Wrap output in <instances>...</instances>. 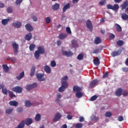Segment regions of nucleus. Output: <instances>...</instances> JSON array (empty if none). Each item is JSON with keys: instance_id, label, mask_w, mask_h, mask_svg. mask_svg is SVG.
<instances>
[{"instance_id": "9d476101", "label": "nucleus", "mask_w": 128, "mask_h": 128, "mask_svg": "<svg viewBox=\"0 0 128 128\" xmlns=\"http://www.w3.org/2000/svg\"><path fill=\"white\" fill-rule=\"evenodd\" d=\"M36 76L38 80H40V82H44V78H43L44 76V74H36Z\"/></svg>"}, {"instance_id": "7ed1b4c3", "label": "nucleus", "mask_w": 128, "mask_h": 128, "mask_svg": "<svg viewBox=\"0 0 128 128\" xmlns=\"http://www.w3.org/2000/svg\"><path fill=\"white\" fill-rule=\"evenodd\" d=\"M106 8L108 10H118L120 8V6L118 4H114V6H112L110 4L106 5Z\"/></svg>"}, {"instance_id": "de8ad7c7", "label": "nucleus", "mask_w": 128, "mask_h": 128, "mask_svg": "<svg viewBox=\"0 0 128 128\" xmlns=\"http://www.w3.org/2000/svg\"><path fill=\"white\" fill-rule=\"evenodd\" d=\"M45 20L46 22V24H50V22H52V20H50V17L46 18Z\"/></svg>"}, {"instance_id": "c03bdc74", "label": "nucleus", "mask_w": 128, "mask_h": 128, "mask_svg": "<svg viewBox=\"0 0 128 128\" xmlns=\"http://www.w3.org/2000/svg\"><path fill=\"white\" fill-rule=\"evenodd\" d=\"M31 18L33 20L34 22H38V17L35 15L32 14Z\"/></svg>"}, {"instance_id": "0e129e2a", "label": "nucleus", "mask_w": 128, "mask_h": 128, "mask_svg": "<svg viewBox=\"0 0 128 128\" xmlns=\"http://www.w3.org/2000/svg\"><path fill=\"white\" fill-rule=\"evenodd\" d=\"M32 86V88H36L38 86V84L36 83H34L32 84H31Z\"/></svg>"}, {"instance_id": "b1692460", "label": "nucleus", "mask_w": 128, "mask_h": 128, "mask_svg": "<svg viewBox=\"0 0 128 128\" xmlns=\"http://www.w3.org/2000/svg\"><path fill=\"white\" fill-rule=\"evenodd\" d=\"M10 20V18L3 19L2 20V24H3V26H6V24H8Z\"/></svg>"}, {"instance_id": "603ef678", "label": "nucleus", "mask_w": 128, "mask_h": 128, "mask_svg": "<svg viewBox=\"0 0 128 128\" xmlns=\"http://www.w3.org/2000/svg\"><path fill=\"white\" fill-rule=\"evenodd\" d=\"M100 6H104V4H106V0H102L99 2Z\"/></svg>"}, {"instance_id": "5701e85b", "label": "nucleus", "mask_w": 128, "mask_h": 128, "mask_svg": "<svg viewBox=\"0 0 128 128\" xmlns=\"http://www.w3.org/2000/svg\"><path fill=\"white\" fill-rule=\"evenodd\" d=\"M24 76V72L23 71L20 73V76H16V78L18 80H22Z\"/></svg>"}, {"instance_id": "a878e982", "label": "nucleus", "mask_w": 128, "mask_h": 128, "mask_svg": "<svg viewBox=\"0 0 128 128\" xmlns=\"http://www.w3.org/2000/svg\"><path fill=\"white\" fill-rule=\"evenodd\" d=\"M52 8L54 10H58L60 8V4L56 3L52 6Z\"/></svg>"}, {"instance_id": "4be33fe9", "label": "nucleus", "mask_w": 128, "mask_h": 128, "mask_svg": "<svg viewBox=\"0 0 128 128\" xmlns=\"http://www.w3.org/2000/svg\"><path fill=\"white\" fill-rule=\"evenodd\" d=\"M32 33L30 32L29 34L26 35L25 40H26L30 41L32 39Z\"/></svg>"}, {"instance_id": "8fccbe9b", "label": "nucleus", "mask_w": 128, "mask_h": 128, "mask_svg": "<svg viewBox=\"0 0 128 128\" xmlns=\"http://www.w3.org/2000/svg\"><path fill=\"white\" fill-rule=\"evenodd\" d=\"M50 66H52V68H54L56 66V61L52 60L51 62Z\"/></svg>"}, {"instance_id": "13d9d810", "label": "nucleus", "mask_w": 128, "mask_h": 128, "mask_svg": "<svg viewBox=\"0 0 128 128\" xmlns=\"http://www.w3.org/2000/svg\"><path fill=\"white\" fill-rule=\"evenodd\" d=\"M108 76V72H106L105 74L103 75V78H106Z\"/></svg>"}, {"instance_id": "2eb2a0df", "label": "nucleus", "mask_w": 128, "mask_h": 128, "mask_svg": "<svg viewBox=\"0 0 128 128\" xmlns=\"http://www.w3.org/2000/svg\"><path fill=\"white\" fill-rule=\"evenodd\" d=\"M25 28L26 30H28V32H32V30H34V28L30 24H26L25 26Z\"/></svg>"}, {"instance_id": "20e7f679", "label": "nucleus", "mask_w": 128, "mask_h": 128, "mask_svg": "<svg viewBox=\"0 0 128 128\" xmlns=\"http://www.w3.org/2000/svg\"><path fill=\"white\" fill-rule=\"evenodd\" d=\"M68 86V84L62 82V86L58 88V92H64Z\"/></svg>"}, {"instance_id": "39448f33", "label": "nucleus", "mask_w": 128, "mask_h": 128, "mask_svg": "<svg viewBox=\"0 0 128 128\" xmlns=\"http://www.w3.org/2000/svg\"><path fill=\"white\" fill-rule=\"evenodd\" d=\"M12 92H17V94H22V88L20 86H16L12 88Z\"/></svg>"}, {"instance_id": "cd10ccee", "label": "nucleus", "mask_w": 128, "mask_h": 128, "mask_svg": "<svg viewBox=\"0 0 128 128\" xmlns=\"http://www.w3.org/2000/svg\"><path fill=\"white\" fill-rule=\"evenodd\" d=\"M102 42V39L100 37H96L94 39V44H98Z\"/></svg>"}, {"instance_id": "dca6fc26", "label": "nucleus", "mask_w": 128, "mask_h": 128, "mask_svg": "<svg viewBox=\"0 0 128 128\" xmlns=\"http://www.w3.org/2000/svg\"><path fill=\"white\" fill-rule=\"evenodd\" d=\"M12 26H13L14 28H20L22 26V22H14L12 23Z\"/></svg>"}, {"instance_id": "4c0bfd02", "label": "nucleus", "mask_w": 128, "mask_h": 128, "mask_svg": "<svg viewBox=\"0 0 128 128\" xmlns=\"http://www.w3.org/2000/svg\"><path fill=\"white\" fill-rule=\"evenodd\" d=\"M29 48L30 50V52H32L34 48H36V46L34 44H30Z\"/></svg>"}, {"instance_id": "c9c22d12", "label": "nucleus", "mask_w": 128, "mask_h": 128, "mask_svg": "<svg viewBox=\"0 0 128 128\" xmlns=\"http://www.w3.org/2000/svg\"><path fill=\"white\" fill-rule=\"evenodd\" d=\"M25 106L27 107H30L32 106V103H30V101L26 100L25 101Z\"/></svg>"}, {"instance_id": "f704fd0d", "label": "nucleus", "mask_w": 128, "mask_h": 128, "mask_svg": "<svg viewBox=\"0 0 128 128\" xmlns=\"http://www.w3.org/2000/svg\"><path fill=\"white\" fill-rule=\"evenodd\" d=\"M124 42L122 40H119L117 41V42H116V44H117L118 46H124Z\"/></svg>"}, {"instance_id": "052dcab7", "label": "nucleus", "mask_w": 128, "mask_h": 128, "mask_svg": "<svg viewBox=\"0 0 128 128\" xmlns=\"http://www.w3.org/2000/svg\"><path fill=\"white\" fill-rule=\"evenodd\" d=\"M118 122H122V120H124V117H122V116H118Z\"/></svg>"}, {"instance_id": "393cba45", "label": "nucleus", "mask_w": 128, "mask_h": 128, "mask_svg": "<svg viewBox=\"0 0 128 128\" xmlns=\"http://www.w3.org/2000/svg\"><path fill=\"white\" fill-rule=\"evenodd\" d=\"M121 18L123 20H128V15L126 13H122Z\"/></svg>"}, {"instance_id": "0eeeda50", "label": "nucleus", "mask_w": 128, "mask_h": 128, "mask_svg": "<svg viewBox=\"0 0 128 128\" xmlns=\"http://www.w3.org/2000/svg\"><path fill=\"white\" fill-rule=\"evenodd\" d=\"M62 56H68V58H70V56H72V54H74L72 51L67 52L63 50L62 51Z\"/></svg>"}, {"instance_id": "f3484780", "label": "nucleus", "mask_w": 128, "mask_h": 128, "mask_svg": "<svg viewBox=\"0 0 128 128\" xmlns=\"http://www.w3.org/2000/svg\"><path fill=\"white\" fill-rule=\"evenodd\" d=\"M44 70L47 74H50V72H52V69H50V67L48 65H46L44 66Z\"/></svg>"}, {"instance_id": "7c9ffc66", "label": "nucleus", "mask_w": 128, "mask_h": 128, "mask_svg": "<svg viewBox=\"0 0 128 128\" xmlns=\"http://www.w3.org/2000/svg\"><path fill=\"white\" fill-rule=\"evenodd\" d=\"M70 8V4H67L62 8V12H66V10H68Z\"/></svg>"}, {"instance_id": "f03ea898", "label": "nucleus", "mask_w": 128, "mask_h": 128, "mask_svg": "<svg viewBox=\"0 0 128 128\" xmlns=\"http://www.w3.org/2000/svg\"><path fill=\"white\" fill-rule=\"evenodd\" d=\"M46 54V50L42 46H39L38 47V50L35 51L34 56L36 60H38L40 56V54Z\"/></svg>"}, {"instance_id": "a211bd4d", "label": "nucleus", "mask_w": 128, "mask_h": 128, "mask_svg": "<svg viewBox=\"0 0 128 128\" xmlns=\"http://www.w3.org/2000/svg\"><path fill=\"white\" fill-rule=\"evenodd\" d=\"M72 48H78V41L73 40L71 42Z\"/></svg>"}, {"instance_id": "6e6552de", "label": "nucleus", "mask_w": 128, "mask_h": 128, "mask_svg": "<svg viewBox=\"0 0 128 128\" xmlns=\"http://www.w3.org/2000/svg\"><path fill=\"white\" fill-rule=\"evenodd\" d=\"M86 25L88 29L89 30L90 32H92V22L90 20H88Z\"/></svg>"}, {"instance_id": "6ab92c4d", "label": "nucleus", "mask_w": 128, "mask_h": 128, "mask_svg": "<svg viewBox=\"0 0 128 128\" xmlns=\"http://www.w3.org/2000/svg\"><path fill=\"white\" fill-rule=\"evenodd\" d=\"M68 36V34L65 33H60L58 36V38L59 40H64Z\"/></svg>"}, {"instance_id": "338daca9", "label": "nucleus", "mask_w": 128, "mask_h": 128, "mask_svg": "<svg viewBox=\"0 0 128 128\" xmlns=\"http://www.w3.org/2000/svg\"><path fill=\"white\" fill-rule=\"evenodd\" d=\"M67 118H68V120H72V116L70 114L68 115Z\"/></svg>"}, {"instance_id": "4d7b16f0", "label": "nucleus", "mask_w": 128, "mask_h": 128, "mask_svg": "<svg viewBox=\"0 0 128 128\" xmlns=\"http://www.w3.org/2000/svg\"><path fill=\"white\" fill-rule=\"evenodd\" d=\"M82 126V123H78L76 124V128H80Z\"/></svg>"}, {"instance_id": "9b49d317", "label": "nucleus", "mask_w": 128, "mask_h": 128, "mask_svg": "<svg viewBox=\"0 0 128 128\" xmlns=\"http://www.w3.org/2000/svg\"><path fill=\"white\" fill-rule=\"evenodd\" d=\"M61 118H62V114H60V113H57L56 114L55 117L53 119V122H58V120H60Z\"/></svg>"}, {"instance_id": "680f3d73", "label": "nucleus", "mask_w": 128, "mask_h": 128, "mask_svg": "<svg viewBox=\"0 0 128 128\" xmlns=\"http://www.w3.org/2000/svg\"><path fill=\"white\" fill-rule=\"evenodd\" d=\"M114 38H116V36H114V34H112L110 36L109 38L110 40H114Z\"/></svg>"}, {"instance_id": "f8f14e48", "label": "nucleus", "mask_w": 128, "mask_h": 128, "mask_svg": "<svg viewBox=\"0 0 128 128\" xmlns=\"http://www.w3.org/2000/svg\"><path fill=\"white\" fill-rule=\"evenodd\" d=\"M122 92H124L122 88H118L116 92V96H120L122 95Z\"/></svg>"}, {"instance_id": "f257e3e1", "label": "nucleus", "mask_w": 128, "mask_h": 128, "mask_svg": "<svg viewBox=\"0 0 128 128\" xmlns=\"http://www.w3.org/2000/svg\"><path fill=\"white\" fill-rule=\"evenodd\" d=\"M32 124V120L30 118H27L25 120H22L15 128H24L25 124H26V126H30Z\"/></svg>"}, {"instance_id": "e2e57ef3", "label": "nucleus", "mask_w": 128, "mask_h": 128, "mask_svg": "<svg viewBox=\"0 0 128 128\" xmlns=\"http://www.w3.org/2000/svg\"><path fill=\"white\" fill-rule=\"evenodd\" d=\"M6 6V5L2 2H0V8H4Z\"/></svg>"}, {"instance_id": "864d4df0", "label": "nucleus", "mask_w": 128, "mask_h": 128, "mask_svg": "<svg viewBox=\"0 0 128 128\" xmlns=\"http://www.w3.org/2000/svg\"><path fill=\"white\" fill-rule=\"evenodd\" d=\"M22 110H24V109L22 107L18 108L16 109V112H22Z\"/></svg>"}, {"instance_id": "79ce46f5", "label": "nucleus", "mask_w": 128, "mask_h": 128, "mask_svg": "<svg viewBox=\"0 0 128 128\" xmlns=\"http://www.w3.org/2000/svg\"><path fill=\"white\" fill-rule=\"evenodd\" d=\"M2 92L4 94H5L6 96H8V88H2Z\"/></svg>"}, {"instance_id": "37998d69", "label": "nucleus", "mask_w": 128, "mask_h": 128, "mask_svg": "<svg viewBox=\"0 0 128 128\" xmlns=\"http://www.w3.org/2000/svg\"><path fill=\"white\" fill-rule=\"evenodd\" d=\"M92 120H94L95 122H97L100 120V118L96 116H92Z\"/></svg>"}, {"instance_id": "ea45409f", "label": "nucleus", "mask_w": 128, "mask_h": 128, "mask_svg": "<svg viewBox=\"0 0 128 128\" xmlns=\"http://www.w3.org/2000/svg\"><path fill=\"white\" fill-rule=\"evenodd\" d=\"M2 67L4 70H5V72H8V65L6 64H3L2 65Z\"/></svg>"}, {"instance_id": "69168bd1", "label": "nucleus", "mask_w": 128, "mask_h": 128, "mask_svg": "<svg viewBox=\"0 0 128 128\" xmlns=\"http://www.w3.org/2000/svg\"><path fill=\"white\" fill-rule=\"evenodd\" d=\"M122 70L124 72H126L128 71V68L126 67H124L122 68Z\"/></svg>"}, {"instance_id": "473e14b6", "label": "nucleus", "mask_w": 128, "mask_h": 128, "mask_svg": "<svg viewBox=\"0 0 128 128\" xmlns=\"http://www.w3.org/2000/svg\"><path fill=\"white\" fill-rule=\"evenodd\" d=\"M40 118H42L40 114H36L34 120H36V122H40Z\"/></svg>"}, {"instance_id": "e433bc0d", "label": "nucleus", "mask_w": 128, "mask_h": 128, "mask_svg": "<svg viewBox=\"0 0 128 128\" xmlns=\"http://www.w3.org/2000/svg\"><path fill=\"white\" fill-rule=\"evenodd\" d=\"M12 110H14V108H10L9 109H6V112L8 114H10L11 112H12Z\"/></svg>"}, {"instance_id": "09e8293b", "label": "nucleus", "mask_w": 128, "mask_h": 128, "mask_svg": "<svg viewBox=\"0 0 128 128\" xmlns=\"http://www.w3.org/2000/svg\"><path fill=\"white\" fill-rule=\"evenodd\" d=\"M26 88L27 90H32V84H28L26 86Z\"/></svg>"}, {"instance_id": "58836bf2", "label": "nucleus", "mask_w": 128, "mask_h": 128, "mask_svg": "<svg viewBox=\"0 0 128 128\" xmlns=\"http://www.w3.org/2000/svg\"><path fill=\"white\" fill-rule=\"evenodd\" d=\"M9 96L10 98H16V95L14 94V92L12 91L9 92Z\"/></svg>"}, {"instance_id": "2f4dec72", "label": "nucleus", "mask_w": 128, "mask_h": 128, "mask_svg": "<svg viewBox=\"0 0 128 128\" xmlns=\"http://www.w3.org/2000/svg\"><path fill=\"white\" fill-rule=\"evenodd\" d=\"M82 96L83 94L82 92H81V91L76 92V98H82Z\"/></svg>"}, {"instance_id": "3c124183", "label": "nucleus", "mask_w": 128, "mask_h": 128, "mask_svg": "<svg viewBox=\"0 0 128 128\" xmlns=\"http://www.w3.org/2000/svg\"><path fill=\"white\" fill-rule=\"evenodd\" d=\"M96 98H98V96L94 95V96H92V97H91V98H90V100L91 102H94V100H96Z\"/></svg>"}, {"instance_id": "c756f323", "label": "nucleus", "mask_w": 128, "mask_h": 128, "mask_svg": "<svg viewBox=\"0 0 128 128\" xmlns=\"http://www.w3.org/2000/svg\"><path fill=\"white\" fill-rule=\"evenodd\" d=\"M94 62L95 66H98V64H100V61L98 58L96 57V58L94 59Z\"/></svg>"}, {"instance_id": "a18cd8bd", "label": "nucleus", "mask_w": 128, "mask_h": 128, "mask_svg": "<svg viewBox=\"0 0 128 128\" xmlns=\"http://www.w3.org/2000/svg\"><path fill=\"white\" fill-rule=\"evenodd\" d=\"M105 116H106V118H110V116H112V112H106Z\"/></svg>"}, {"instance_id": "a19ab883", "label": "nucleus", "mask_w": 128, "mask_h": 128, "mask_svg": "<svg viewBox=\"0 0 128 128\" xmlns=\"http://www.w3.org/2000/svg\"><path fill=\"white\" fill-rule=\"evenodd\" d=\"M77 58L79 60H82V58H84V54H79L78 55V56H77Z\"/></svg>"}, {"instance_id": "774afa93", "label": "nucleus", "mask_w": 128, "mask_h": 128, "mask_svg": "<svg viewBox=\"0 0 128 128\" xmlns=\"http://www.w3.org/2000/svg\"><path fill=\"white\" fill-rule=\"evenodd\" d=\"M5 86L4 84H0V90H2V88H4Z\"/></svg>"}, {"instance_id": "bf43d9fd", "label": "nucleus", "mask_w": 128, "mask_h": 128, "mask_svg": "<svg viewBox=\"0 0 128 128\" xmlns=\"http://www.w3.org/2000/svg\"><path fill=\"white\" fill-rule=\"evenodd\" d=\"M23 0H16V5L20 4Z\"/></svg>"}, {"instance_id": "c85d7f7f", "label": "nucleus", "mask_w": 128, "mask_h": 128, "mask_svg": "<svg viewBox=\"0 0 128 128\" xmlns=\"http://www.w3.org/2000/svg\"><path fill=\"white\" fill-rule=\"evenodd\" d=\"M114 26H115L117 32H122V27L118 24H114Z\"/></svg>"}, {"instance_id": "5fc2aeb1", "label": "nucleus", "mask_w": 128, "mask_h": 128, "mask_svg": "<svg viewBox=\"0 0 128 128\" xmlns=\"http://www.w3.org/2000/svg\"><path fill=\"white\" fill-rule=\"evenodd\" d=\"M66 31L67 32L68 34H72V30H70V27H67L66 28Z\"/></svg>"}, {"instance_id": "aec40b11", "label": "nucleus", "mask_w": 128, "mask_h": 128, "mask_svg": "<svg viewBox=\"0 0 128 128\" xmlns=\"http://www.w3.org/2000/svg\"><path fill=\"white\" fill-rule=\"evenodd\" d=\"M9 104L12 106H18L19 104L18 102L16 100H12L9 102Z\"/></svg>"}, {"instance_id": "bb28decb", "label": "nucleus", "mask_w": 128, "mask_h": 128, "mask_svg": "<svg viewBox=\"0 0 128 128\" xmlns=\"http://www.w3.org/2000/svg\"><path fill=\"white\" fill-rule=\"evenodd\" d=\"M74 92H82V88L80 87H78V86H74L73 87Z\"/></svg>"}, {"instance_id": "ddd939ff", "label": "nucleus", "mask_w": 128, "mask_h": 128, "mask_svg": "<svg viewBox=\"0 0 128 128\" xmlns=\"http://www.w3.org/2000/svg\"><path fill=\"white\" fill-rule=\"evenodd\" d=\"M128 6V0H126L121 4V8L122 10H126Z\"/></svg>"}, {"instance_id": "1a4fd4ad", "label": "nucleus", "mask_w": 128, "mask_h": 128, "mask_svg": "<svg viewBox=\"0 0 128 128\" xmlns=\"http://www.w3.org/2000/svg\"><path fill=\"white\" fill-rule=\"evenodd\" d=\"M98 82V80H92L90 84V88H94L96 86V84Z\"/></svg>"}, {"instance_id": "412c9836", "label": "nucleus", "mask_w": 128, "mask_h": 128, "mask_svg": "<svg viewBox=\"0 0 128 128\" xmlns=\"http://www.w3.org/2000/svg\"><path fill=\"white\" fill-rule=\"evenodd\" d=\"M36 74V66H32V69L30 70V76H34V74Z\"/></svg>"}, {"instance_id": "49530a36", "label": "nucleus", "mask_w": 128, "mask_h": 128, "mask_svg": "<svg viewBox=\"0 0 128 128\" xmlns=\"http://www.w3.org/2000/svg\"><path fill=\"white\" fill-rule=\"evenodd\" d=\"M7 12L8 14H12V8L10 6L7 8Z\"/></svg>"}, {"instance_id": "423d86ee", "label": "nucleus", "mask_w": 128, "mask_h": 128, "mask_svg": "<svg viewBox=\"0 0 128 128\" xmlns=\"http://www.w3.org/2000/svg\"><path fill=\"white\" fill-rule=\"evenodd\" d=\"M12 47L14 48V54H18V52L19 46L18 44H16L15 42H12Z\"/></svg>"}, {"instance_id": "72a5a7b5", "label": "nucleus", "mask_w": 128, "mask_h": 128, "mask_svg": "<svg viewBox=\"0 0 128 128\" xmlns=\"http://www.w3.org/2000/svg\"><path fill=\"white\" fill-rule=\"evenodd\" d=\"M68 78V77L66 76H65L64 77H63L61 80L62 84V82H66V84H68V82H66Z\"/></svg>"}, {"instance_id": "4468645a", "label": "nucleus", "mask_w": 128, "mask_h": 128, "mask_svg": "<svg viewBox=\"0 0 128 128\" xmlns=\"http://www.w3.org/2000/svg\"><path fill=\"white\" fill-rule=\"evenodd\" d=\"M122 54V52L120 50H118V51H113L111 53L112 56H113V58H114V56H120Z\"/></svg>"}, {"instance_id": "6e6d98bb", "label": "nucleus", "mask_w": 128, "mask_h": 128, "mask_svg": "<svg viewBox=\"0 0 128 128\" xmlns=\"http://www.w3.org/2000/svg\"><path fill=\"white\" fill-rule=\"evenodd\" d=\"M122 94L123 95V96H127L128 93V91L126 90H124L123 92H122Z\"/></svg>"}]
</instances>
